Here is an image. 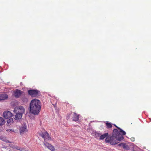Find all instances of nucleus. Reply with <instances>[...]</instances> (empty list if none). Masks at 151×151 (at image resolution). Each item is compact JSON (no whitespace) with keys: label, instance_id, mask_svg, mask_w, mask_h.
<instances>
[{"label":"nucleus","instance_id":"18","mask_svg":"<svg viewBox=\"0 0 151 151\" xmlns=\"http://www.w3.org/2000/svg\"><path fill=\"white\" fill-rule=\"evenodd\" d=\"M106 128H111L112 127V124L111 123L107 122L106 123Z\"/></svg>","mask_w":151,"mask_h":151},{"label":"nucleus","instance_id":"2","mask_svg":"<svg viewBox=\"0 0 151 151\" xmlns=\"http://www.w3.org/2000/svg\"><path fill=\"white\" fill-rule=\"evenodd\" d=\"M41 108L40 101L37 99H32L30 104V113L34 115H37L40 112Z\"/></svg>","mask_w":151,"mask_h":151},{"label":"nucleus","instance_id":"9","mask_svg":"<svg viewBox=\"0 0 151 151\" xmlns=\"http://www.w3.org/2000/svg\"><path fill=\"white\" fill-rule=\"evenodd\" d=\"M79 115L76 113L74 112L72 116L73 120L74 121H78L79 120Z\"/></svg>","mask_w":151,"mask_h":151},{"label":"nucleus","instance_id":"22","mask_svg":"<svg viewBox=\"0 0 151 151\" xmlns=\"http://www.w3.org/2000/svg\"><path fill=\"white\" fill-rule=\"evenodd\" d=\"M70 116H71V114H68V115L67 116V119H69L70 118Z\"/></svg>","mask_w":151,"mask_h":151},{"label":"nucleus","instance_id":"17","mask_svg":"<svg viewBox=\"0 0 151 151\" xmlns=\"http://www.w3.org/2000/svg\"><path fill=\"white\" fill-rule=\"evenodd\" d=\"M5 122V121L2 118L0 117V125L4 124Z\"/></svg>","mask_w":151,"mask_h":151},{"label":"nucleus","instance_id":"11","mask_svg":"<svg viewBox=\"0 0 151 151\" xmlns=\"http://www.w3.org/2000/svg\"><path fill=\"white\" fill-rule=\"evenodd\" d=\"M8 98L7 95L6 94H1L0 95V101L4 100Z\"/></svg>","mask_w":151,"mask_h":151},{"label":"nucleus","instance_id":"3","mask_svg":"<svg viewBox=\"0 0 151 151\" xmlns=\"http://www.w3.org/2000/svg\"><path fill=\"white\" fill-rule=\"evenodd\" d=\"M39 134L44 139V142H47V141L52 140L50 136L47 131L43 132H39Z\"/></svg>","mask_w":151,"mask_h":151},{"label":"nucleus","instance_id":"19","mask_svg":"<svg viewBox=\"0 0 151 151\" xmlns=\"http://www.w3.org/2000/svg\"><path fill=\"white\" fill-rule=\"evenodd\" d=\"M9 119H8L7 120V123L8 124H12L13 122V119L12 118H9Z\"/></svg>","mask_w":151,"mask_h":151},{"label":"nucleus","instance_id":"5","mask_svg":"<svg viewBox=\"0 0 151 151\" xmlns=\"http://www.w3.org/2000/svg\"><path fill=\"white\" fill-rule=\"evenodd\" d=\"M14 111L18 112L19 113H22L23 114L25 112L24 108L22 106H19L18 107H16L14 109Z\"/></svg>","mask_w":151,"mask_h":151},{"label":"nucleus","instance_id":"13","mask_svg":"<svg viewBox=\"0 0 151 151\" xmlns=\"http://www.w3.org/2000/svg\"><path fill=\"white\" fill-rule=\"evenodd\" d=\"M26 127H21L19 129L20 134H23L24 132H26Z\"/></svg>","mask_w":151,"mask_h":151},{"label":"nucleus","instance_id":"4","mask_svg":"<svg viewBox=\"0 0 151 151\" xmlns=\"http://www.w3.org/2000/svg\"><path fill=\"white\" fill-rule=\"evenodd\" d=\"M28 93L32 97H37L40 95V91L37 90H29L28 91Z\"/></svg>","mask_w":151,"mask_h":151},{"label":"nucleus","instance_id":"20","mask_svg":"<svg viewBox=\"0 0 151 151\" xmlns=\"http://www.w3.org/2000/svg\"><path fill=\"white\" fill-rule=\"evenodd\" d=\"M22 100L23 103H27L28 101V99L26 97H22Z\"/></svg>","mask_w":151,"mask_h":151},{"label":"nucleus","instance_id":"12","mask_svg":"<svg viewBox=\"0 0 151 151\" xmlns=\"http://www.w3.org/2000/svg\"><path fill=\"white\" fill-rule=\"evenodd\" d=\"M15 112L16 113V114L15 116L16 119H20L22 116V115L23 114L18 113V112H17V111Z\"/></svg>","mask_w":151,"mask_h":151},{"label":"nucleus","instance_id":"21","mask_svg":"<svg viewBox=\"0 0 151 151\" xmlns=\"http://www.w3.org/2000/svg\"><path fill=\"white\" fill-rule=\"evenodd\" d=\"M130 139L132 142H134L135 140V138L134 137H131Z\"/></svg>","mask_w":151,"mask_h":151},{"label":"nucleus","instance_id":"6","mask_svg":"<svg viewBox=\"0 0 151 151\" xmlns=\"http://www.w3.org/2000/svg\"><path fill=\"white\" fill-rule=\"evenodd\" d=\"M22 93L21 90L16 89L14 92V96L15 98H18L21 96Z\"/></svg>","mask_w":151,"mask_h":151},{"label":"nucleus","instance_id":"10","mask_svg":"<svg viewBox=\"0 0 151 151\" xmlns=\"http://www.w3.org/2000/svg\"><path fill=\"white\" fill-rule=\"evenodd\" d=\"M12 148L19 150L21 151H28L24 148H21L15 145H12L10 146Z\"/></svg>","mask_w":151,"mask_h":151},{"label":"nucleus","instance_id":"1","mask_svg":"<svg viewBox=\"0 0 151 151\" xmlns=\"http://www.w3.org/2000/svg\"><path fill=\"white\" fill-rule=\"evenodd\" d=\"M124 135L120 134L116 129H114L113 131L112 135L111 137H108L105 139L106 143H110L112 145H115L119 143L123 139Z\"/></svg>","mask_w":151,"mask_h":151},{"label":"nucleus","instance_id":"7","mask_svg":"<svg viewBox=\"0 0 151 151\" xmlns=\"http://www.w3.org/2000/svg\"><path fill=\"white\" fill-rule=\"evenodd\" d=\"M3 117L6 119H9L12 116V114L9 111L4 112L3 114Z\"/></svg>","mask_w":151,"mask_h":151},{"label":"nucleus","instance_id":"16","mask_svg":"<svg viewBox=\"0 0 151 151\" xmlns=\"http://www.w3.org/2000/svg\"><path fill=\"white\" fill-rule=\"evenodd\" d=\"M118 146H122L124 148V149H127V148L128 147V146L125 143H120L118 145Z\"/></svg>","mask_w":151,"mask_h":151},{"label":"nucleus","instance_id":"14","mask_svg":"<svg viewBox=\"0 0 151 151\" xmlns=\"http://www.w3.org/2000/svg\"><path fill=\"white\" fill-rule=\"evenodd\" d=\"M109 134L108 133H106L101 135L99 137V139L100 140H103L106 137H108Z\"/></svg>","mask_w":151,"mask_h":151},{"label":"nucleus","instance_id":"8","mask_svg":"<svg viewBox=\"0 0 151 151\" xmlns=\"http://www.w3.org/2000/svg\"><path fill=\"white\" fill-rule=\"evenodd\" d=\"M44 145L48 149L52 150V151H54L55 148L52 145L49 144L47 142H43Z\"/></svg>","mask_w":151,"mask_h":151},{"label":"nucleus","instance_id":"15","mask_svg":"<svg viewBox=\"0 0 151 151\" xmlns=\"http://www.w3.org/2000/svg\"><path fill=\"white\" fill-rule=\"evenodd\" d=\"M117 128L119 129V132L120 134H122L123 135H125L126 134V133L122 129H121L120 128L118 127L115 124L114 125Z\"/></svg>","mask_w":151,"mask_h":151}]
</instances>
